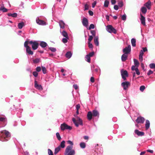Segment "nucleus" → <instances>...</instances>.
<instances>
[{
  "mask_svg": "<svg viewBox=\"0 0 155 155\" xmlns=\"http://www.w3.org/2000/svg\"><path fill=\"white\" fill-rule=\"evenodd\" d=\"M11 135L10 133L6 130L0 131V140L5 141L8 140L10 138Z\"/></svg>",
  "mask_w": 155,
  "mask_h": 155,
  "instance_id": "obj_1",
  "label": "nucleus"
},
{
  "mask_svg": "<svg viewBox=\"0 0 155 155\" xmlns=\"http://www.w3.org/2000/svg\"><path fill=\"white\" fill-rule=\"evenodd\" d=\"M72 148L71 146H67L65 150L64 155H74L75 151Z\"/></svg>",
  "mask_w": 155,
  "mask_h": 155,
  "instance_id": "obj_2",
  "label": "nucleus"
},
{
  "mask_svg": "<svg viewBox=\"0 0 155 155\" xmlns=\"http://www.w3.org/2000/svg\"><path fill=\"white\" fill-rule=\"evenodd\" d=\"M7 124V119L4 115H0V128L5 127Z\"/></svg>",
  "mask_w": 155,
  "mask_h": 155,
  "instance_id": "obj_3",
  "label": "nucleus"
},
{
  "mask_svg": "<svg viewBox=\"0 0 155 155\" xmlns=\"http://www.w3.org/2000/svg\"><path fill=\"white\" fill-rule=\"evenodd\" d=\"M38 41H28V44H29L31 45L32 49L33 50H36L38 48L39 45V43H38Z\"/></svg>",
  "mask_w": 155,
  "mask_h": 155,
  "instance_id": "obj_4",
  "label": "nucleus"
},
{
  "mask_svg": "<svg viewBox=\"0 0 155 155\" xmlns=\"http://www.w3.org/2000/svg\"><path fill=\"white\" fill-rule=\"evenodd\" d=\"M72 120L76 127H78L79 125H83V123L82 120L79 117H77V120H76L74 118L72 119Z\"/></svg>",
  "mask_w": 155,
  "mask_h": 155,
  "instance_id": "obj_5",
  "label": "nucleus"
},
{
  "mask_svg": "<svg viewBox=\"0 0 155 155\" xmlns=\"http://www.w3.org/2000/svg\"><path fill=\"white\" fill-rule=\"evenodd\" d=\"M28 41H25L24 43V46L26 48V52L29 54L32 55L33 54V52L31 50L30 48L28 45Z\"/></svg>",
  "mask_w": 155,
  "mask_h": 155,
  "instance_id": "obj_6",
  "label": "nucleus"
},
{
  "mask_svg": "<svg viewBox=\"0 0 155 155\" xmlns=\"http://www.w3.org/2000/svg\"><path fill=\"white\" fill-rule=\"evenodd\" d=\"M61 129L62 130H71L72 129L71 127L65 123H63L61 125Z\"/></svg>",
  "mask_w": 155,
  "mask_h": 155,
  "instance_id": "obj_7",
  "label": "nucleus"
},
{
  "mask_svg": "<svg viewBox=\"0 0 155 155\" xmlns=\"http://www.w3.org/2000/svg\"><path fill=\"white\" fill-rule=\"evenodd\" d=\"M106 30L107 31L110 33H114V34L116 33V30L112 26L110 25H109L106 27Z\"/></svg>",
  "mask_w": 155,
  "mask_h": 155,
  "instance_id": "obj_8",
  "label": "nucleus"
},
{
  "mask_svg": "<svg viewBox=\"0 0 155 155\" xmlns=\"http://www.w3.org/2000/svg\"><path fill=\"white\" fill-rule=\"evenodd\" d=\"M130 85V83L127 81L123 82L121 84V86L123 87V89L125 91L127 90L129 86Z\"/></svg>",
  "mask_w": 155,
  "mask_h": 155,
  "instance_id": "obj_9",
  "label": "nucleus"
},
{
  "mask_svg": "<svg viewBox=\"0 0 155 155\" xmlns=\"http://www.w3.org/2000/svg\"><path fill=\"white\" fill-rule=\"evenodd\" d=\"M121 75L122 78L124 80H126V77H128L127 71L126 70H121Z\"/></svg>",
  "mask_w": 155,
  "mask_h": 155,
  "instance_id": "obj_10",
  "label": "nucleus"
},
{
  "mask_svg": "<svg viewBox=\"0 0 155 155\" xmlns=\"http://www.w3.org/2000/svg\"><path fill=\"white\" fill-rule=\"evenodd\" d=\"M36 23L40 25H47L46 22L43 20L40 19L39 17H37L36 18Z\"/></svg>",
  "mask_w": 155,
  "mask_h": 155,
  "instance_id": "obj_11",
  "label": "nucleus"
},
{
  "mask_svg": "<svg viewBox=\"0 0 155 155\" xmlns=\"http://www.w3.org/2000/svg\"><path fill=\"white\" fill-rule=\"evenodd\" d=\"M123 51L124 54H129L131 51L130 45H129L127 47H126L125 48H124Z\"/></svg>",
  "mask_w": 155,
  "mask_h": 155,
  "instance_id": "obj_12",
  "label": "nucleus"
},
{
  "mask_svg": "<svg viewBox=\"0 0 155 155\" xmlns=\"http://www.w3.org/2000/svg\"><path fill=\"white\" fill-rule=\"evenodd\" d=\"M145 121V119L141 116L138 117L136 120V121L137 124H143Z\"/></svg>",
  "mask_w": 155,
  "mask_h": 155,
  "instance_id": "obj_13",
  "label": "nucleus"
},
{
  "mask_svg": "<svg viewBox=\"0 0 155 155\" xmlns=\"http://www.w3.org/2000/svg\"><path fill=\"white\" fill-rule=\"evenodd\" d=\"M134 133L137 134L138 136H142L144 135V132L140 131L137 129H136L134 130Z\"/></svg>",
  "mask_w": 155,
  "mask_h": 155,
  "instance_id": "obj_14",
  "label": "nucleus"
},
{
  "mask_svg": "<svg viewBox=\"0 0 155 155\" xmlns=\"http://www.w3.org/2000/svg\"><path fill=\"white\" fill-rule=\"evenodd\" d=\"M82 22L84 26L87 27L88 26V22L87 19L86 18H84L82 19Z\"/></svg>",
  "mask_w": 155,
  "mask_h": 155,
  "instance_id": "obj_15",
  "label": "nucleus"
},
{
  "mask_svg": "<svg viewBox=\"0 0 155 155\" xmlns=\"http://www.w3.org/2000/svg\"><path fill=\"white\" fill-rule=\"evenodd\" d=\"M35 87L37 89H38L40 91H41L42 90L43 88L41 85H39L38 84L37 81L35 80Z\"/></svg>",
  "mask_w": 155,
  "mask_h": 155,
  "instance_id": "obj_16",
  "label": "nucleus"
},
{
  "mask_svg": "<svg viewBox=\"0 0 155 155\" xmlns=\"http://www.w3.org/2000/svg\"><path fill=\"white\" fill-rule=\"evenodd\" d=\"M144 5L146 6L147 8L150 10L151 9V2L150 0H149L147 2L144 4Z\"/></svg>",
  "mask_w": 155,
  "mask_h": 155,
  "instance_id": "obj_17",
  "label": "nucleus"
},
{
  "mask_svg": "<svg viewBox=\"0 0 155 155\" xmlns=\"http://www.w3.org/2000/svg\"><path fill=\"white\" fill-rule=\"evenodd\" d=\"M92 112L93 117H99V114L97 110H92Z\"/></svg>",
  "mask_w": 155,
  "mask_h": 155,
  "instance_id": "obj_18",
  "label": "nucleus"
},
{
  "mask_svg": "<svg viewBox=\"0 0 155 155\" xmlns=\"http://www.w3.org/2000/svg\"><path fill=\"white\" fill-rule=\"evenodd\" d=\"M39 41L40 42L39 45L42 48H45L47 46L48 44L46 42L41 41Z\"/></svg>",
  "mask_w": 155,
  "mask_h": 155,
  "instance_id": "obj_19",
  "label": "nucleus"
},
{
  "mask_svg": "<svg viewBox=\"0 0 155 155\" xmlns=\"http://www.w3.org/2000/svg\"><path fill=\"white\" fill-rule=\"evenodd\" d=\"M140 21L141 23L143 24L144 26L146 25L145 21V18L142 14L140 15Z\"/></svg>",
  "mask_w": 155,
  "mask_h": 155,
  "instance_id": "obj_20",
  "label": "nucleus"
},
{
  "mask_svg": "<svg viewBox=\"0 0 155 155\" xmlns=\"http://www.w3.org/2000/svg\"><path fill=\"white\" fill-rule=\"evenodd\" d=\"M93 116V114L91 111H89L88 112L87 115V117L88 120H91Z\"/></svg>",
  "mask_w": 155,
  "mask_h": 155,
  "instance_id": "obj_21",
  "label": "nucleus"
},
{
  "mask_svg": "<svg viewBox=\"0 0 155 155\" xmlns=\"http://www.w3.org/2000/svg\"><path fill=\"white\" fill-rule=\"evenodd\" d=\"M127 54L124 53L123 54L121 57L122 61L123 62L125 61L127 59Z\"/></svg>",
  "mask_w": 155,
  "mask_h": 155,
  "instance_id": "obj_22",
  "label": "nucleus"
},
{
  "mask_svg": "<svg viewBox=\"0 0 155 155\" xmlns=\"http://www.w3.org/2000/svg\"><path fill=\"white\" fill-rule=\"evenodd\" d=\"M94 41L95 45L97 46H98L99 45V42L98 41V36H96L94 37Z\"/></svg>",
  "mask_w": 155,
  "mask_h": 155,
  "instance_id": "obj_23",
  "label": "nucleus"
},
{
  "mask_svg": "<svg viewBox=\"0 0 155 155\" xmlns=\"http://www.w3.org/2000/svg\"><path fill=\"white\" fill-rule=\"evenodd\" d=\"M145 126L146 130H147L150 127V122L148 120H146Z\"/></svg>",
  "mask_w": 155,
  "mask_h": 155,
  "instance_id": "obj_24",
  "label": "nucleus"
},
{
  "mask_svg": "<svg viewBox=\"0 0 155 155\" xmlns=\"http://www.w3.org/2000/svg\"><path fill=\"white\" fill-rule=\"evenodd\" d=\"M72 55V53L70 51H68L66 53L65 56L66 58L69 59L71 57Z\"/></svg>",
  "mask_w": 155,
  "mask_h": 155,
  "instance_id": "obj_25",
  "label": "nucleus"
},
{
  "mask_svg": "<svg viewBox=\"0 0 155 155\" xmlns=\"http://www.w3.org/2000/svg\"><path fill=\"white\" fill-rule=\"evenodd\" d=\"M59 25L61 28H64L65 24L62 20H60L59 21Z\"/></svg>",
  "mask_w": 155,
  "mask_h": 155,
  "instance_id": "obj_26",
  "label": "nucleus"
},
{
  "mask_svg": "<svg viewBox=\"0 0 155 155\" xmlns=\"http://www.w3.org/2000/svg\"><path fill=\"white\" fill-rule=\"evenodd\" d=\"M131 43L132 46L134 47L136 46V40L134 38H132L131 40Z\"/></svg>",
  "mask_w": 155,
  "mask_h": 155,
  "instance_id": "obj_27",
  "label": "nucleus"
},
{
  "mask_svg": "<svg viewBox=\"0 0 155 155\" xmlns=\"http://www.w3.org/2000/svg\"><path fill=\"white\" fill-rule=\"evenodd\" d=\"M25 26V24L24 22H21L19 23L18 24V27L19 29H21L23 27Z\"/></svg>",
  "mask_w": 155,
  "mask_h": 155,
  "instance_id": "obj_28",
  "label": "nucleus"
},
{
  "mask_svg": "<svg viewBox=\"0 0 155 155\" xmlns=\"http://www.w3.org/2000/svg\"><path fill=\"white\" fill-rule=\"evenodd\" d=\"M8 16H12L13 17L15 18L17 17V13H8Z\"/></svg>",
  "mask_w": 155,
  "mask_h": 155,
  "instance_id": "obj_29",
  "label": "nucleus"
},
{
  "mask_svg": "<svg viewBox=\"0 0 155 155\" xmlns=\"http://www.w3.org/2000/svg\"><path fill=\"white\" fill-rule=\"evenodd\" d=\"M62 35L65 38L68 37L67 33L65 31H63L61 32Z\"/></svg>",
  "mask_w": 155,
  "mask_h": 155,
  "instance_id": "obj_30",
  "label": "nucleus"
},
{
  "mask_svg": "<svg viewBox=\"0 0 155 155\" xmlns=\"http://www.w3.org/2000/svg\"><path fill=\"white\" fill-rule=\"evenodd\" d=\"M80 146L81 148H85L86 146V143L84 142H82L80 143Z\"/></svg>",
  "mask_w": 155,
  "mask_h": 155,
  "instance_id": "obj_31",
  "label": "nucleus"
},
{
  "mask_svg": "<svg viewBox=\"0 0 155 155\" xmlns=\"http://www.w3.org/2000/svg\"><path fill=\"white\" fill-rule=\"evenodd\" d=\"M65 141L64 140H63L60 143V145L58 146L60 148H61V147L63 148H64L65 147Z\"/></svg>",
  "mask_w": 155,
  "mask_h": 155,
  "instance_id": "obj_32",
  "label": "nucleus"
},
{
  "mask_svg": "<svg viewBox=\"0 0 155 155\" xmlns=\"http://www.w3.org/2000/svg\"><path fill=\"white\" fill-rule=\"evenodd\" d=\"M140 10L142 13L143 14H145L147 12V9L145 7H141Z\"/></svg>",
  "mask_w": 155,
  "mask_h": 155,
  "instance_id": "obj_33",
  "label": "nucleus"
},
{
  "mask_svg": "<svg viewBox=\"0 0 155 155\" xmlns=\"http://www.w3.org/2000/svg\"><path fill=\"white\" fill-rule=\"evenodd\" d=\"M8 10V9L5 8L4 6H1L0 8V11H2L3 12H7Z\"/></svg>",
  "mask_w": 155,
  "mask_h": 155,
  "instance_id": "obj_34",
  "label": "nucleus"
},
{
  "mask_svg": "<svg viewBox=\"0 0 155 155\" xmlns=\"http://www.w3.org/2000/svg\"><path fill=\"white\" fill-rule=\"evenodd\" d=\"M61 148L59 147H58L56 148L55 149L54 154H56L60 150Z\"/></svg>",
  "mask_w": 155,
  "mask_h": 155,
  "instance_id": "obj_35",
  "label": "nucleus"
},
{
  "mask_svg": "<svg viewBox=\"0 0 155 155\" xmlns=\"http://www.w3.org/2000/svg\"><path fill=\"white\" fill-rule=\"evenodd\" d=\"M134 64H135V66L138 67L139 65V63L138 61L136 59H134Z\"/></svg>",
  "mask_w": 155,
  "mask_h": 155,
  "instance_id": "obj_36",
  "label": "nucleus"
},
{
  "mask_svg": "<svg viewBox=\"0 0 155 155\" xmlns=\"http://www.w3.org/2000/svg\"><path fill=\"white\" fill-rule=\"evenodd\" d=\"M109 2L107 0H105L104 6L105 7H107L108 6Z\"/></svg>",
  "mask_w": 155,
  "mask_h": 155,
  "instance_id": "obj_37",
  "label": "nucleus"
},
{
  "mask_svg": "<svg viewBox=\"0 0 155 155\" xmlns=\"http://www.w3.org/2000/svg\"><path fill=\"white\" fill-rule=\"evenodd\" d=\"M40 59L39 58H35L33 60V62L34 63H38L40 62Z\"/></svg>",
  "mask_w": 155,
  "mask_h": 155,
  "instance_id": "obj_38",
  "label": "nucleus"
},
{
  "mask_svg": "<svg viewBox=\"0 0 155 155\" xmlns=\"http://www.w3.org/2000/svg\"><path fill=\"white\" fill-rule=\"evenodd\" d=\"M90 57L88 55H87L85 57V60L88 62L90 63L91 61Z\"/></svg>",
  "mask_w": 155,
  "mask_h": 155,
  "instance_id": "obj_39",
  "label": "nucleus"
},
{
  "mask_svg": "<svg viewBox=\"0 0 155 155\" xmlns=\"http://www.w3.org/2000/svg\"><path fill=\"white\" fill-rule=\"evenodd\" d=\"M56 136L58 140H60L61 139V137L60 136L59 133L58 132H57L56 133Z\"/></svg>",
  "mask_w": 155,
  "mask_h": 155,
  "instance_id": "obj_40",
  "label": "nucleus"
},
{
  "mask_svg": "<svg viewBox=\"0 0 155 155\" xmlns=\"http://www.w3.org/2000/svg\"><path fill=\"white\" fill-rule=\"evenodd\" d=\"M49 49L52 52H55L56 51V49L55 48L50 47L49 48Z\"/></svg>",
  "mask_w": 155,
  "mask_h": 155,
  "instance_id": "obj_41",
  "label": "nucleus"
},
{
  "mask_svg": "<svg viewBox=\"0 0 155 155\" xmlns=\"http://www.w3.org/2000/svg\"><path fill=\"white\" fill-rule=\"evenodd\" d=\"M118 6L120 7H122L123 5V3L122 1L119 2L118 3Z\"/></svg>",
  "mask_w": 155,
  "mask_h": 155,
  "instance_id": "obj_42",
  "label": "nucleus"
},
{
  "mask_svg": "<svg viewBox=\"0 0 155 155\" xmlns=\"http://www.w3.org/2000/svg\"><path fill=\"white\" fill-rule=\"evenodd\" d=\"M68 37L67 38H65L62 39V41L64 43H66L68 42Z\"/></svg>",
  "mask_w": 155,
  "mask_h": 155,
  "instance_id": "obj_43",
  "label": "nucleus"
},
{
  "mask_svg": "<svg viewBox=\"0 0 155 155\" xmlns=\"http://www.w3.org/2000/svg\"><path fill=\"white\" fill-rule=\"evenodd\" d=\"M149 67L150 68L153 69L155 68V64L151 63L149 64Z\"/></svg>",
  "mask_w": 155,
  "mask_h": 155,
  "instance_id": "obj_44",
  "label": "nucleus"
},
{
  "mask_svg": "<svg viewBox=\"0 0 155 155\" xmlns=\"http://www.w3.org/2000/svg\"><path fill=\"white\" fill-rule=\"evenodd\" d=\"M145 89V87L144 86H141L140 87V90L141 91L143 92L144 90Z\"/></svg>",
  "mask_w": 155,
  "mask_h": 155,
  "instance_id": "obj_45",
  "label": "nucleus"
},
{
  "mask_svg": "<svg viewBox=\"0 0 155 155\" xmlns=\"http://www.w3.org/2000/svg\"><path fill=\"white\" fill-rule=\"evenodd\" d=\"M127 105H125L124 106V107L125 108V109L127 110V109H128V108L130 106V103L129 102L127 101Z\"/></svg>",
  "mask_w": 155,
  "mask_h": 155,
  "instance_id": "obj_46",
  "label": "nucleus"
},
{
  "mask_svg": "<svg viewBox=\"0 0 155 155\" xmlns=\"http://www.w3.org/2000/svg\"><path fill=\"white\" fill-rule=\"evenodd\" d=\"M67 143L68 144L70 145H69V146H71L72 147V148H73V146L74 144V143L72 141H71L70 140H68L67 141Z\"/></svg>",
  "mask_w": 155,
  "mask_h": 155,
  "instance_id": "obj_47",
  "label": "nucleus"
},
{
  "mask_svg": "<svg viewBox=\"0 0 155 155\" xmlns=\"http://www.w3.org/2000/svg\"><path fill=\"white\" fill-rule=\"evenodd\" d=\"M94 24H91L90 25V26L88 28V29L89 30H91V29H94Z\"/></svg>",
  "mask_w": 155,
  "mask_h": 155,
  "instance_id": "obj_48",
  "label": "nucleus"
},
{
  "mask_svg": "<svg viewBox=\"0 0 155 155\" xmlns=\"http://www.w3.org/2000/svg\"><path fill=\"white\" fill-rule=\"evenodd\" d=\"M42 71L43 73L45 74L46 73V68L44 67H42Z\"/></svg>",
  "mask_w": 155,
  "mask_h": 155,
  "instance_id": "obj_49",
  "label": "nucleus"
},
{
  "mask_svg": "<svg viewBox=\"0 0 155 155\" xmlns=\"http://www.w3.org/2000/svg\"><path fill=\"white\" fill-rule=\"evenodd\" d=\"M48 153L49 155H53V152L49 149H48Z\"/></svg>",
  "mask_w": 155,
  "mask_h": 155,
  "instance_id": "obj_50",
  "label": "nucleus"
},
{
  "mask_svg": "<svg viewBox=\"0 0 155 155\" xmlns=\"http://www.w3.org/2000/svg\"><path fill=\"white\" fill-rule=\"evenodd\" d=\"M122 19L124 21H125L126 19V15L125 14H124L121 17Z\"/></svg>",
  "mask_w": 155,
  "mask_h": 155,
  "instance_id": "obj_51",
  "label": "nucleus"
},
{
  "mask_svg": "<svg viewBox=\"0 0 155 155\" xmlns=\"http://www.w3.org/2000/svg\"><path fill=\"white\" fill-rule=\"evenodd\" d=\"M32 74L35 77H37L38 76V74L37 71H35L33 72Z\"/></svg>",
  "mask_w": 155,
  "mask_h": 155,
  "instance_id": "obj_52",
  "label": "nucleus"
},
{
  "mask_svg": "<svg viewBox=\"0 0 155 155\" xmlns=\"http://www.w3.org/2000/svg\"><path fill=\"white\" fill-rule=\"evenodd\" d=\"M88 42H91L93 39V37L92 35H89Z\"/></svg>",
  "mask_w": 155,
  "mask_h": 155,
  "instance_id": "obj_53",
  "label": "nucleus"
},
{
  "mask_svg": "<svg viewBox=\"0 0 155 155\" xmlns=\"http://www.w3.org/2000/svg\"><path fill=\"white\" fill-rule=\"evenodd\" d=\"M91 33L93 36H95L96 35V32L94 30H91Z\"/></svg>",
  "mask_w": 155,
  "mask_h": 155,
  "instance_id": "obj_54",
  "label": "nucleus"
},
{
  "mask_svg": "<svg viewBox=\"0 0 155 155\" xmlns=\"http://www.w3.org/2000/svg\"><path fill=\"white\" fill-rule=\"evenodd\" d=\"M94 52L93 51L90 52L88 54H87V55H88L90 57H92L94 55Z\"/></svg>",
  "mask_w": 155,
  "mask_h": 155,
  "instance_id": "obj_55",
  "label": "nucleus"
},
{
  "mask_svg": "<svg viewBox=\"0 0 155 155\" xmlns=\"http://www.w3.org/2000/svg\"><path fill=\"white\" fill-rule=\"evenodd\" d=\"M91 72L93 73V72H94V70L95 68V66L94 65V64L92 65L91 66Z\"/></svg>",
  "mask_w": 155,
  "mask_h": 155,
  "instance_id": "obj_56",
  "label": "nucleus"
},
{
  "mask_svg": "<svg viewBox=\"0 0 155 155\" xmlns=\"http://www.w3.org/2000/svg\"><path fill=\"white\" fill-rule=\"evenodd\" d=\"M88 47L92 49L93 48V45L92 43H91V42H88Z\"/></svg>",
  "mask_w": 155,
  "mask_h": 155,
  "instance_id": "obj_57",
  "label": "nucleus"
},
{
  "mask_svg": "<svg viewBox=\"0 0 155 155\" xmlns=\"http://www.w3.org/2000/svg\"><path fill=\"white\" fill-rule=\"evenodd\" d=\"M135 71H136V74L137 75H139L140 74V72L139 71L138 69V68H136V70H135Z\"/></svg>",
  "mask_w": 155,
  "mask_h": 155,
  "instance_id": "obj_58",
  "label": "nucleus"
},
{
  "mask_svg": "<svg viewBox=\"0 0 155 155\" xmlns=\"http://www.w3.org/2000/svg\"><path fill=\"white\" fill-rule=\"evenodd\" d=\"M143 52L147 51V49L146 47L143 48L142 50H141Z\"/></svg>",
  "mask_w": 155,
  "mask_h": 155,
  "instance_id": "obj_59",
  "label": "nucleus"
},
{
  "mask_svg": "<svg viewBox=\"0 0 155 155\" xmlns=\"http://www.w3.org/2000/svg\"><path fill=\"white\" fill-rule=\"evenodd\" d=\"M153 73V71L151 70H149L147 73V75L148 76H149L151 74H152Z\"/></svg>",
  "mask_w": 155,
  "mask_h": 155,
  "instance_id": "obj_60",
  "label": "nucleus"
},
{
  "mask_svg": "<svg viewBox=\"0 0 155 155\" xmlns=\"http://www.w3.org/2000/svg\"><path fill=\"white\" fill-rule=\"evenodd\" d=\"M92 155H101V153L98 154L97 152L95 151H94Z\"/></svg>",
  "mask_w": 155,
  "mask_h": 155,
  "instance_id": "obj_61",
  "label": "nucleus"
},
{
  "mask_svg": "<svg viewBox=\"0 0 155 155\" xmlns=\"http://www.w3.org/2000/svg\"><path fill=\"white\" fill-rule=\"evenodd\" d=\"M89 9V6L87 4H86L84 5V10H87Z\"/></svg>",
  "mask_w": 155,
  "mask_h": 155,
  "instance_id": "obj_62",
  "label": "nucleus"
},
{
  "mask_svg": "<svg viewBox=\"0 0 155 155\" xmlns=\"http://www.w3.org/2000/svg\"><path fill=\"white\" fill-rule=\"evenodd\" d=\"M97 4V1H94L93 3L92 4V7L94 8L95 5Z\"/></svg>",
  "mask_w": 155,
  "mask_h": 155,
  "instance_id": "obj_63",
  "label": "nucleus"
},
{
  "mask_svg": "<svg viewBox=\"0 0 155 155\" xmlns=\"http://www.w3.org/2000/svg\"><path fill=\"white\" fill-rule=\"evenodd\" d=\"M37 72H39L41 70V68L40 67H38L36 68V69Z\"/></svg>",
  "mask_w": 155,
  "mask_h": 155,
  "instance_id": "obj_64",
  "label": "nucleus"
}]
</instances>
